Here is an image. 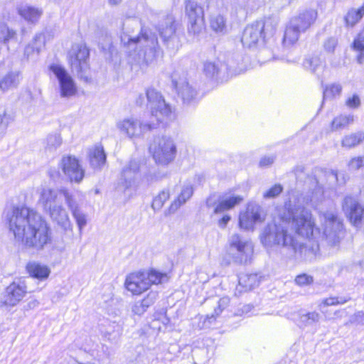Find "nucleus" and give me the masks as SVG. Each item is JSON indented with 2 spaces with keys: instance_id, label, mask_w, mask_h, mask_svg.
Segmentation results:
<instances>
[{
  "instance_id": "a211bd4d",
  "label": "nucleus",
  "mask_w": 364,
  "mask_h": 364,
  "mask_svg": "<svg viewBox=\"0 0 364 364\" xmlns=\"http://www.w3.org/2000/svg\"><path fill=\"white\" fill-rule=\"evenodd\" d=\"M244 200L243 196L233 193H226L221 196L217 203H214L211 197L207 199V206L213 208V214L218 215L233 208L241 203Z\"/></svg>"
},
{
  "instance_id": "13d9d810",
  "label": "nucleus",
  "mask_w": 364,
  "mask_h": 364,
  "mask_svg": "<svg viewBox=\"0 0 364 364\" xmlns=\"http://www.w3.org/2000/svg\"><path fill=\"white\" fill-rule=\"evenodd\" d=\"M4 116L5 114L4 115L0 114V134L3 132L4 129V126L3 125Z\"/></svg>"
},
{
  "instance_id": "052dcab7",
  "label": "nucleus",
  "mask_w": 364,
  "mask_h": 364,
  "mask_svg": "<svg viewBox=\"0 0 364 364\" xmlns=\"http://www.w3.org/2000/svg\"><path fill=\"white\" fill-rule=\"evenodd\" d=\"M329 177L332 178L333 179L337 180V177H338L337 173L335 171H331L329 173Z\"/></svg>"
},
{
  "instance_id": "58836bf2",
  "label": "nucleus",
  "mask_w": 364,
  "mask_h": 364,
  "mask_svg": "<svg viewBox=\"0 0 364 364\" xmlns=\"http://www.w3.org/2000/svg\"><path fill=\"white\" fill-rule=\"evenodd\" d=\"M213 303H215L216 306L214 307V311L211 314V317L215 319L219 316L223 311L227 309L230 306V299L228 296H223L218 299V297L211 299Z\"/></svg>"
},
{
  "instance_id": "c756f323",
  "label": "nucleus",
  "mask_w": 364,
  "mask_h": 364,
  "mask_svg": "<svg viewBox=\"0 0 364 364\" xmlns=\"http://www.w3.org/2000/svg\"><path fill=\"white\" fill-rule=\"evenodd\" d=\"M303 65L306 70L318 76L324 70L325 63L318 55H312L304 60Z\"/></svg>"
},
{
  "instance_id": "79ce46f5",
  "label": "nucleus",
  "mask_w": 364,
  "mask_h": 364,
  "mask_svg": "<svg viewBox=\"0 0 364 364\" xmlns=\"http://www.w3.org/2000/svg\"><path fill=\"white\" fill-rule=\"evenodd\" d=\"M121 328L118 325L110 324L103 332L104 337L111 343H117L121 336Z\"/></svg>"
},
{
  "instance_id": "4be33fe9",
  "label": "nucleus",
  "mask_w": 364,
  "mask_h": 364,
  "mask_svg": "<svg viewBox=\"0 0 364 364\" xmlns=\"http://www.w3.org/2000/svg\"><path fill=\"white\" fill-rule=\"evenodd\" d=\"M173 83L175 85L178 96L184 103L188 104L191 102L196 97L197 91L190 84L186 74L183 73L182 76L178 77L177 74L174 73L173 75Z\"/></svg>"
},
{
  "instance_id": "5fc2aeb1",
  "label": "nucleus",
  "mask_w": 364,
  "mask_h": 364,
  "mask_svg": "<svg viewBox=\"0 0 364 364\" xmlns=\"http://www.w3.org/2000/svg\"><path fill=\"white\" fill-rule=\"evenodd\" d=\"M351 322L358 325H364V312L358 311L355 313L352 316Z\"/></svg>"
},
{
  "instance_id": "393cba45",
  "label": "nucleus",
  "mask_w": 364,
  "mask_h": 364,
  "mask_svg": "<svg viewBox=\"0 0 364 364\" xmlns=\"http://www.w3.org/2000/svg\"><path fill=\"white\" fill-rule=\"evenodd\" d=\"M17 11L22 18L31 23H37L43 14V10L41 8L28 4L18 6Z\"/></svg>"
},
{
  "instance_id": "e2e57ef3",
  "label": "nucleus",
  "mask_w": 364,
  "mask_h": 364,
  "mask_svg": "<svg viewBox=\"0 0 364 364\" xmlns=\"http://www.w3.org/2000/svg\"><path fill=\"white\" fill-rule=\"evenodd\" d=\"M363 301H364V294H363Z\"/></svg>"
},
{
  "instance_id": "bf43d9fd",
  "label": "nucleus",
  "mask_w": 364,
  "mask_h": 364,
  "mask_svg": "<svg viewBox=\"0 0 364 364\" xmlns=\"http://www.w3.org/2000/svg\"><path fill=\"white\" fill-rule=\"evenodd\" d=\"M122 0H108V2L112 6H115L119 4Z\"/></svg>"
},
{
  "instance_id": "6e6d98bb",
  "label": "nucleus",
  "mask_w": 364,
  "mask_h": 364,
  "mask_svg": "<svg viewBox=\"0 0 364 364\" xmlns=\"http://www.w3.org/2000/svg\"><path fill=\"white\" fill-rule=\"evenodd\" d=\"M274 158L273 156H264L261 159L259 166L261 167L268 166L274 163Z\"/></svg>"
},
{
  "instance_id": "5701e85b",
  "label": "nucleus",
  "mask_w": 364,
  "mask_h": 364,
  "mask_svg": "<svg viewBox=\"0 0 364 364\" xmlns=\"http://www.w3.org/2000/svg\"><path fill=\"white\" fill-rule=\"evenodd\" d=\"M316 18L317 11L315 9H306L291 18L289 22L304 33L314 23Z\"/></svg>"
},
{
  "instance_id": "603ef678",
  "label": "nucleus",
  "mask_w": 364,
  "mask_h": 364,
  "mask_svg": "<svg viewBox=\"0 0 364 364\" xmlns=\"http://www.w3.org/2000/svg\"><path fill=\"white\" fill-rule=\"evenodd\" d=\"M360 99L357 94L348 97L346 100V105L349 108L355 109L360 105Z\"/></svg>"
},
{
  "instance_id": "ddd939ff",
  "label": "nucleus",
  "mask_w": 364,
  "mask_h": 364,
  "mask_svg": "<svg viewBox=\"0 0 364 364\" xmlns=\"http://www.w3.org/2000/svg\"><path fill=\"white\" fill-rule=\"evenodd\" d=\"M27 287L24 281L17 280L10 284L1 294L0 308L9 310L16 306L26 296Z\"/></svg>"
},
{
  "instance_id": "20e7f679",
  "label": "nucleus",
  "mask_w": 364,
  "mask_h": 364,
  "mask_svg": "<svg viewBox=\"0 0 364 364\" xmlns=\"http://www.w3.org/2000/svg\"><path fill=\"white\" fill-rule=\"evenodd\" d=\"M138 27L136 20H127L122 26L121 42L136 63L148 65L156 58L158 39L155 34L146 29H141L137 37L132 38L130 33Z\"/></svg>"
},
{
  "instance_id": "c03bdc74",
  "label": "nucleus",
  "mask_w": 364,
  "mask_h": 364,
  "mask_svg": "<svg viewBox=\"0 0 364 364\" xmlns=\"http://www.w3.org/2000/svg\"><path fill=\"white\" fill-rule=\"evenodd\" d=\"M353 49L358 53L357 59L360 64L364 63V34L359 33L353 41Z\"/></svg>"
},
{
  "instance_id": "4c0bfd02",
  "label": "nucleus",
  "mask_w": 364,
  "mask_h": 364,
  "mask_svg": "<svg viewBox=\"0 0 364 364\" xmlns=\"http://www.w3.org/2000/svg\"><path fill=\"white\" fill-rule=\"evenodd\" d=\"M17 38V33L10 28L4 22H0V43L7 45L10 41Z\"/></svg>"
},
{
  "instance_id": "37998d69",
  "label": "nucleus",
  "mask_w": 364,
  "mask_h": 364,
  "mask_svg": "<svg viewBox=\"0 0 364 364\" xmlns=\"http://www.w3.org/2000/svg\"><path fill=\"white\" fill-rule=\"evenodd\" d=\"M62 144V138L59 134H50L46 139L45 149L50 152L55 151Z\"/></svg>"
},
{
  "instance_id": "ea45409f",
  "label": "nucleus",
  "mask_w": 364,
  "mask_h": 364,
  "mask_svg": "<svg viewBox=\"0 0 364 364\" xmlns=\"http://www.w3.org/2000/svg\"><path fill=\"white\" fill-rule=\"evenodd\" d=\"M319 319L320 314L316 311L300 312L298 323L301 326L305 327L318 322Z\"/></svg>"
},
{
  "instance_id": "bb28decb",
  "label": "nucleus",
  "mask_w": 364,
  "mask_h": 364,
  "mask_svg": "<svg viewBox=\"0 0 364 364\" xmlns=\"http://www.w3.org/2000/svg\"><path fill=\"white\" fill-rule=\"evenodd\" d=\"M26 270L31 277L39 280L46 279L50 274V269L47 265L35 261L27 264Z\"/></svg>"
},
{
  "instance_id": "de8ad7c7",
  "label": "nucleus",
  "mask_w": 364,
  "mask_h": 364,
  "mask_svg": "<svg viewBox=\"0 0 364 364\" xmlns=\"http://www.w3.org/2000/svg\"><path fill=\"white\" fill-rule=\"evenodd\" d=\"M348 299L344 298H339V297H329L327 299H323L321 303L319 304V308L321 310L324 306H333V305H337V304H343L347 302Z\"/></svg>"
},
{
  "instance_id": "423d86ee",
  "label": "nucleus",
  "mask_w": 364,
  "mask_h": 364,
  "mask_svg": "<svg viewBox=\"0 0 364 364\" xmlns=\"http://www.w3.org/2000/svg\"><path fill=\"white\" fill-rule=\"evenodd\" d=\"M169 277L166 273L151 269L146 272H136L127 276L124 285L133 294L139 295L148 290L152 284L167 282Z\"/></svg>"
},
{
  "instance_id": "f3484780",
  "label": "nucleus",
  "mask_w": 364,
  "mask_h": 364,
  "mask_svg": "<svg viewBox=\"0 0 364 364\" xmlns=\"http://www.w3.org/2000/svg\"><path fill=\"white\" fill-rule=\"evenodd\" d=\"M59 168L71 182L80 183L84 178V170L74 156H63L59 163Z\"/></svg>"
},
{
  "instance_id": "f03ea898",
  "label": "nucleus",
  "mask_w": 364,
  "mask_h": 364,
  "mask_svg": "<svg viewBox=\"0 0 364 364\" xmlns=\"http://www.w3.org/2000/svg\"><path fill=\"white\" fill-rule=\"evenodd\" d=\"M5 221L16 240L26 248L42 250L51 241L47 223L33 209L14 207L6 212Z\"/></svg>"
},
{
  "instance_id": "a19ab883",
  "label": "nucleus",
  "mask_w": 364,
  "mask_h": 364,
  "mask_svg": "<svg viewBox=\"0 0 364 364\" xmlns=\"http://www.w3.org/2000/svg\"><path fill=\"white\" fill-rule=\"evenodd\" d=\"M342 92V86L338 83H333L328 85L323 89V100H333L340 97Z\"/></svg>"
},
{
  "instance_id": "c9c22d12",
  "label": "nucleus",
  "mask_w": 364,
  "mask_h": 364,
  "mask_svg": "<svg viewBox=\"0 0 364 364\" xmlns=\"http://www.w3.org/2000/svg\"><path fill=\"white\" fill-rule=\"evenodd\" d=\"M364 141V132H358L346 135L342 141L341 146L347 149H351Z\"/></svg>"
},
{
  "instance_id": "aec40b11",
  "label": "nucleus",
  "mask_w": 364,
  "mask_h": 364,
  "mask_svg": "<svg viewBox=\"0 0 364 364\" xmlns=\"http://www.w3.org/2000/svg\"><path fill=\"white\" fill-rule=\"evenodd\" d=\"M50 220L65 231H73V225L67 210L62 205V201L45 212Z\"/></svg>"
},
{
  "instance_id": "6e6552de",
  "label": "nucleus",
  "mask_w": 364,
  "mask_h": 364,
  "mask_svg": "<svg viewBox=\"0 0 364 364\" xmlns=\"http://www.w3.org/2000/svg\"><path fill=\"white\" fill-rule=\"evenodd\" d=\"M323 234L322 240L331 247L337 246L343 237V227L341 221L333 212L321 215Z\"/></svg>"
},
{
  "instance_id": "4d7b16f0",
  "label": "nucleus",
  "mask_w": 364,
  "mask_h": 364,
  "mask_svg": "<svg viewBox=\"0 0 364 364\" xmlns=\"http://www.w3.org/2000/svg\"><path fill=\"white\" fill-rule=\"evenodd\" d=\"M230 216L228 214H225L223 217L218 220V225L220 228H225L229 221L230 220Z\"/></svg>"
},
{
  "instance_id": "473e14b6",
  "label": "nucleus",
  "mask_w": 364,
  "mask_h": 364,
  "mask_svg": "<svg viewBox=\"0 0 364 364\" xmlns=\"http://www.w3.org/2000/svg\"><path fill=\"white\" fill-rule=\"evenodd\" d=\"M354 122V116L352 114H340L336 117L331 123L332 132L339 131L347 128Z\"/></svg>"
},
{
  "instance_id": "f8f14e48",
  "label": "nucleus",
  "mask_w": 364,
  "mask_h": 364,
  "mask_svg": "<svg viewBox=\"0 0 364 364\" xmlns=\"http://www.w3.org/2000/svg\"><path fill=\"white\" fill-rule=\"evenodd\" d=\"M89 50L83 44H75L68 53V60L73 72H76L80 77H87L89 70Z\"/></svg>"
},
{
  "instance_id": "c85d7f7f",
  "label": "nucleus",
  "mask_w": 364,
  "mask_h": 364,
  "mask_svg": "<svg viewBox=\"0 0 364 364\" xmlns=\"http://www.w3.org/2000/svg\"><path fill=\"white\" fill-rule=\"evenodd\" d=\"M156 297L157 294L156 292L149 293L144 299L133 304L132 306V313L138 316L142 315L155 302Z\"/></svg>"
},
{
  "instance_id": "9d476101",
  "label": "nucleus",
  "mask_w": 364,
  "mask_h": 364,
  "mask_svg": "<svg viewBox=\"0 0 364 364\" xmlns=\"http://www.w3.org/2000/svg\"><path fill=\"white\" fill-rule=\"evenodd\" d=\"M272 21L267 20L265 22L257 21L252 25L247 26L243 32L242 36V43L247 48H253L262 39L263 32L273 33L275 28L272 25Z\"/></svg>"
},
{
  "instance_id": "dca6fc26",
  "label": "nucleus",
  "mask_w": 364,
  "mask_h": 364,
  "mask_svg": "<svg viewBox=\"0 0 364 364\" xmlns=\"http://www.w3.org/2000/svg\"><path fill=\"white\" fill-rule=\"evenodd\" d=\"M50 70L58 80L61 97H70L76 94L75 83L63 66L54 63L50 66Z\"/></svg>"
},
{
  "instance_id": "0eeeda50",
  "label": "nucleus",
  "mask_w": 364,
  "mask_h": 364,
  "mask_svg": "<svg viewBox=\"0 0 364 364\" xmlns=\"http://www.w3.org/2000/svg\"><path fill=\"white\" fill-rule=\"evenodd\" d=\"M149 152L156 164L167 166L174 161L177 148L171 137L164 136L154 140L149 146Z\"/></svg>"
},
{
  "instance_id": "a18cd8bd",
  "label": "nucleus",
  "mask_w": 364,
  "mask_h": 364,
  "mask_svg": "<svg viewBox=\"0 0 364 364\" xmlns=\"http://www.w3.org/2000/svg\"><path fill=\"white\" fill-rule=\"evenodd\" d=\"M210 25L211 28L217 33H223L225 30V19L220 14H215L210 16Z\"/></svg>"
},
{
  "instance_id": "b1692460",
  "label": "nucleus",
  "mask_w": 364,
  "mask_h": 364,
  "mask_svg": "<svg viewBox=\"0 0 364 364\" xmlns=\"http://www.w3.org/2000/svg\"><path fill=\"white\" fill-rule=\"evenodd\" d=\"M176 188L177 191H180V193L177 198L171 203L168 208L169 214L175 213L193 194V188L190 184L184 185L182 187H176Z\"/></svg>"
},
{
  "instance_id": "49530a36",
  "label": "nucleus",
  "mask_w": 364,
  "mask_h": 364,
  "mask_svg": "<svg viewBox=\"0 0 364 364\" xmlns=\"http://www.w3.org/2000/svg\"><path fill=\"white\" fill-rule=\"evenodd\" d=\"M170 191L168 190H163L156 196L152 202V208L154 210H159L162 208L164 203L169 198Z\"/></svg>"
},
{
  "instance_id": "7ed1b4c3",
  "label": "nucleus",
  "mask_w": 364,
  "mask_h": 364,
  "mask_svg": "<svg viewBox=\"0 0 364 364\" xmlns=\"http://www.w3.org/2000/svg\"><path fill=\"white\" fill-rule=\"evenodd\" d=\"M146 98L151 109V117L156 122L143 123L134 118L119 120L116 127L121 134L129 138L141 137L145 132L155 129L160 123L166 124L171 120L173 114L171 107L166 102L161 95L156 90L150 88L146 90Z\"/></svg>"
},
{
  "instance_id": "1a4fd4ad",
  "label": "nucleus",
  "mask_w": 364,
  "mask_h": 364,
  "mask_svg": "<svg viewBox=\"0 0 364 364\" xmlns=\"http://www.w3.org/2000/svg\"><path fill=\"white\" fill-rule=\"evenodd\" d=\"M252 242L238 234H232L228 239V254L236 263H246L253 254Z\"/></svg>"
},
{
  "instance_id": "e433bc0d",
  "label": "nucleus",
  "mask_w": 364,
  "mask_h": 364,
  "mask_svg": "<svg viewBox=\"0 0 364 364\" xmlns=\"http://www.w3.org/2000/svg\"><path fill=\"white\" fill-rule=\"evenodd\" d=\"M223 66L219 62L206 61L203 65V73L207 78L213 79L219 75Z\"/></svg>"
},
{
  "instance_id": "4468645a",
  "label": "nucleus",
  "mask_w": 364,
  "mask_h": 364,
  "mask_svg": "<svg viewBox=\"0 0 364 364\" xmlns=\"http://www.w3.org/2000/svg\"><path fill=\"white\" fill-rule=\"evenodd\" d=\"M186 15L188 18V31L193 36L199 35L205 28L204 11L201 6L191 0L186 1Z\"/></svg>"
},
{
  "instance_id": "2f4dec72",
  "label": "nucleus",
  "mask_w": 364,
  "mask_h": 364,
  "mask_svg": "<svg viewBox=\"0 0 364 364\" xmlns=\"http://www.w3.org/2000/svg\"><path fill=\"white\" fill-rule=\"evenodd\" d=\"M364 16V3L363 5L358 8H351L350 9L345 17V23L346 26H354L356 23H358L362 18Z\"/></svg>"
},
{
  "instance_id": "f704fd0d",
  "label": "nucleus",
  "mask_w": 364,
  "mask_h": 364,
  "mask_svg": "<svg viewBox=\"0 0 364 364\" xmlns=\"http://www.w3.org/2000/svg\"><path fill=\"white\" fill-rule=\"evenodd\" d=\"M226 68L228 75H233L241 73L245 70V66L243 64L242 57L237 55L235 58L228 60Z\"/></svg>"
},
{
  "instance_id": "6ab92c4d",
  "label": "nucleus",
  "mask_w": 364,
  "mask_h": 364,
  "mask_svg": "<svg viewBox=\"0 0 364 364\" xmlns=\"http://www.w3.org/2000/svg\"><path fill=\"white\" fill-rule=\"evenodd\" d=\"M140 164L136 160H131L122 169L118 183V188L121 191L133 187L136 181Z\"/></svg>"
},
{
  "instance_id": "864d4df0",
  "label": "nucleus",
  "mask_w": 364,
  "mask_h": 364,
  "mask_svg": "<svg viewBox=\"0 0 364 364\" xmlns=\"http://www.w3.org/2000/svg\"><path fill=\"white\" fill-rule=\"evenodd\" d=\"M349 167L352 169H358L364 166V156H358L353 158L350 160L348 164Z\"/></svg>"
},
{
  "instance_id": "412c9836",
  "label": "nucleus",
  "mask_w": 364,
  "mask_h": 364,
  "mask_svg": "<svg viewBox=\"0 0 364 364\" xmlns=\"http://www.w3.org/2000/svg\"><path fill=\"white\" fill-rule=\"evenodd\" d=\"M342 208L346 215L354 225H358L360 223L364 215V208L356 198L351 196H346Z\"/></svg>"
},
{
  "instance_id": "39448f33",
  "label": "nucleus",
  "mask_w": 364,
  "mask_h": 364,
  "mask_svg": "<svg viewBox=\"0 0 364 364\" xmlns=\"http://www.w3.org/2000/svg\"><path fill=\"white\" fill-rule=\"evenodd\" d=\"M38 204L46 212L63 199L71 212L78 227L80 234L87 223V215L81 210V198L66 188L55 189L47 184H41L36 188Z\"/></svg>"
},
{
  "instance_id": "f257e3e1",
  "label": "nucleus",
  "mask_w": 364,
  "mask_h": 364,
  "mask_svg": "<svg viewBox=\"0 0 364 364\" xmlns=\"http://www.w3.org/2000/svg\"><path fill=\"white\" fill-rule=\"evenodd\" d=\"M314 225L311 212L303 207L299 194L292 193L279 210L277 219L264 229L261 241L267 247L277 245L311 259L319 250Z\"/></svg>"
},
{
  "instance_id": "9b49d317",
  "label": "nucleus",
  "mask_w": 364,
  "mask_h": 364,
  "mask_svg": "<svg viewBox=\"0 0 364 364\" xmlns=\"http://www.w3.org/2000/svg\"><path fill=\"white\" fill-rule=\"evenodd\" d=\"M177 26L178 24L171 15L164 16L156 26L164 44L170 49H178L181 46Z\"/></svg>"
},
{
  "instance_id": "09e8293b",
  "label": "nucleus",
  "mask_w": 364,
  "mask_h": 364,
  "mask_svg": "<svg viewBox=\"0 0 364 364\" xmlns=\"http://www.w3.org/2000/svg\"><path fill=\"white\" fill-rule=\"evenodd\" d=\"M283 191V187L280 184H275L263 193L264 198H273L278 196Z\"/></svg>"
},
{
  "instance_id": "cd10ccee",
  "label": "nucleus",
  "mask_w": 364,
  "mask_h": 364,
  "mask_svg": "<svg viewBox=\"0 0 364 364\" xmlns=\"http://www.w3.org/2000/svg\"><path fill=\"white\" fill-rule=\"evenodd\" d=\"M21 80V75L18 71H11L4 75L0 79V90L7 92L17 87Z\"/></svg>"
},
{
  "instance_id": "72a5a7b5",
  "label": "nucleus",
  "mask_w": 364,
  "mask_h": 364,
  "mask_svg": "<svg viewBox=\"0 0 364 364\" xmlns=\"http://www.w3.org/2000/svg\"><path fill=\"white\" fill-rule=\"evenodd\" d=\"M259 277L257 274H242L239 277V285L245 291L251 290L259 286Z\"/></svg>"
},
{
  "instance_id": "2eb2a0df",
  "label": "nucleus",
  "mask_w": 364,
  "mask_h": 364,
  "mask_svg": "<svg viewBox=\"0 0 364 364\" xmlns=\"http://www.w3.org/2000/svg\"><path fill=\"white\" fill-rule=\"evenodd\" d=\"M264 219L265 213L262 208L255 203H249L245 210L240 213L239 225L244 230H253L255 225L262 223Z\"/></svg>"
},
{
  "instance_id": "7c9ffc66",
  "label": "nucleus",
  "mask_w": 364,
  "mask_h": 364,
  "mask_svg": "<svg viewBox=\"0 0 364 364\" xmlns=\"http://www.w3.org/2000/svg\"><path fill=\"white\" fill-rule=\"evenodd\" d=\"M301 33H303L301 31L289 22L283 38L284 46L290 47L296 43Z\"/></svg>"
},
{
  "instance_id": "a878e982",
  "label": "nucleus",
  "mask_w": 364,
  "mask_h": 364,
  "mask_svg": "<svg viewBox=\"0 0 364 364\" xmlns=\"http://www.w3.org/2000/svg\"><path fill=\"white\" fill-rule=\"evenodd\" d=\"M88 157L90 166L94 169H101L106 163V154L101 146H95L90 149Z\"/></svg>"
},
{
  "instance_id": "680f3d73",
  "label": "nucleus",
  "mask_w": 364,
  "mask_h": 364,
  "mask_svg": "<svg viewBox=\"0 0 364 364\" xmlns=\"http://www.w3.org/2000/svg\"><path fill=\"white\" fill-rule=\"evenodd\" d=\"M43 36L41 34L36 35L35 37V41L43 40Z\"/></svg>"
},
{
  "instance_id": "3c124183",
  "label": "nucleus",
  "mask_w": 364,
  "mask_h": 364,
  "mask_svg": "<svg viewBox=\"0 0 364 364\" xmlns=\"http://www.w3.org/2000/svg\"><path fill=\"white\" fill-rule=\"evenodd\" d=\"M314 279L311 276L306 274H302L298 275L295 278V282L299 286H306L312 284Z\"/></svg>"
},
{
  "instance_id": "8fccbe9b",
  "label": "nucleus",
  "mask_w": 364,
  "mask_h": 364,
  "mask_svg": "<svg viewBox=\"0 0 364 364\" xmlns=\"http://www.w3.org/2000/svg\"><path fill=\"white\" fill-rule=\"evenodd\" d=\"M338 45V40L336 38H328L323 43V49L327 53L332 54Z\"/></svg>"
}]
</instances>
